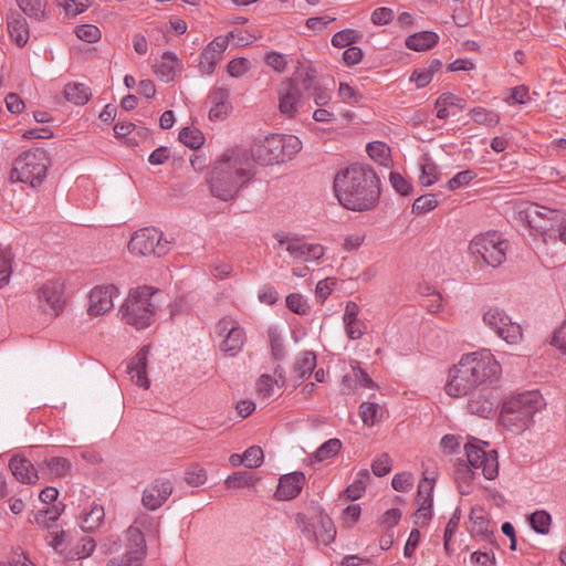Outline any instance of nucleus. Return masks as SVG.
I'll use <instances>...</instances> for the list:
<instances>
[{
	"label": "nucleus",
	"instance_id": "obj_1",
	"mask_svg": "<svg viewBox=\"0 0 566 566\" xmlns=\"http://www.w3.org/2000/svg\"><path fill=\"white\" fill-rule=\"evenodd\" d=\"M334 191L339 203L352 211L375 209L380 198V179L366 165L353 164L336 174Z\"/></svg>",
	"mask_w": 566,
	"mask_h": 566
},
{
	"label": "nucleus",
	"instance_id": "obj_2",
	"mask_svg": "<svg viewBox=\"0 0 566 566\" xmlns=\"http://www.w3.org/2000/svg\"><path fill=\"white\" fill-rule=\"evenodd\" d=\"M253 176L248 151L232 148L213 163L207 182L213 197L230 201L237 198L239 191L250 182Z\"/></svg>",
	"mask_w": 566,
	"mask_h": 566
},
{
	"label": "nucleus",
	"instance_id": "obj_3",
	"mask_svg": "<svg viewBox=\"0 0 566 566\" xmlns=\"http://www.w3.org/2000/svg\"><path fill=\"white\" fill-rule=\"evenodd\" d=\"M501 375V366L489 349L462 355L449 369L444 389H475L492 384Z\"/></svg>",
	"mask_w": 566,
	"mask_h": 566
},
{
	"label": "nucleus",
	"instance_id": "obj_4",
	"mask_svg": "<svg viewBox=\"0 0 566 566\" xmlns=\"http://www.w3.org/2000/svg\"><path fill=\"white\" fill-rule=\"evenodd\" d=\"M544 406L541 391H520L504 400L500 421L510 431L521 433L533 422V416Z\"/></svg>",
	"mask_w": 566,
	"mask_h": 566
},
{
	"label": "nucleus",
	"instance_id": "obj_5",
	"mask_svg": "<svg viewBox=\"0 0 566 566\" xmlns=\"http://www.w3.org/2000/svg\"><path fill=\"white\" fill-rule=\"evenodd\" d=\"M302 149L301 140L294 135L272 134L255 140L250 149L253 161L270 166L292 159Z\"/></svg>",
	"mask_w": 566,
	"mask_h": 566
},
{
	"label": "nucleus",
	"instance_id": "obj_6",
	"mask_svg": "<svg viewBox=\"0 0 566 566\" xmlns=\"http://www.w3.org/2000/svg\"><path fill=\"white\" fill-rule=\"evenodd\" d=\"M156 292L151 287L142 286L129 294L119 308L120 319L136 329H144L155 321L157 305L154 302Z\"/></svg>",
	"mask_w": 566,
	"mask_h": 566
},
{
	"label": "nucleus",
	"instance_id": "obj_7",
	"mask_svg": "<svg viewBox=\"0 0 566 566\" xmlns=\"http://www.w3.org/2000/svg\"><path fill=\"white\" fill-rule=\"evenodd\" d=\"M313 85V67H300L290 80L283 81L279 88V108L282 114L292 117L298 106L307 101V92Z\"/></svg>",
	"mask_w": 566,
	"mask_h": 566
},
{
	"label": "nucleus",
	"instance_id": "obj_8",
	"mask_svg": "<svg viewBox=\"0 0 566 566\" xmlns=\"http://www.w3.org/2000/svg\"><path fill=\"white\" fill-rule=\"evenodd\" d=\"M48 167L49 157L43 149L28 150L14 159L11 179L36 187L46 177Z\"/></svg>",
	"mask_w": 566,
	"mask_h": 566
},
{
	"label": "nucleus",
	"instance_id": "obj_9",
	"mask_svg": "<svg viewBox=\"0 0 566 566\" xmlns=\"http://www.w3.org/2000/svg\"><path fill=\"white\" fill-rule=\"evenodd\" d=\"M172 247V241L164 237L163 231L155 227H146L135 231L128 242L130 253L142 256H164Z\"/></svg>",
	"mask_w": 566,
	"mask_h": 566
},
{
	"label": "nucleus",
	"instance_id": "obj_10",
	"mask_svg": "<svg viewBox=\"0 0 566 566\" xmlns=\"http://www.w3.org/2000/svg\"><path fill=\"white\" fill-rule=\"evenodd\" d=\"M509 242L496 232L475 235L469 245L472 255L480 256L492 268L500 266L506 259Z\"/></svg>",
	"mask_w": 566,
	"mask_h": 566
},
{
	"label": "nucleus",
	"instance_id": "obj_11",
	"mask_svg": "<svg viewBox=\"0 0 566 566\" xmlns=\"http://www.w3.org/2000/svg\"><path fill=\"white\" fill-rule=\"evenodd\" d=\"M483 323L507 344H517L523 333L520 324L512 322L504 310L497 306L488 307L482 315Z\"/></svg>",
	"mask_w": 566,
	"mask_h": 566
},
{
	"label": "nucleus",
	"instance_id": "obj_12",
	"mask_svg": "<svg viewBox=\"0 0 566 566\" xmlns=\"http://www.w3.org/2000/svg\"><path fill=\"white\" fill-rule=\"evenodd\" d=\"M216 334L222 338L219 349L228 356H237L247 340L244 328L231 316H224L216 325Z\"/></svg>",
	"mask_w": 566,
	"mask_h": 566
},
{
	"label": "nucleus",
	"instance_id": "obj_13",
	"mask_svg": "<svg viewBox=\"0 0 566 566\" xmlns=\"http://www.w3.org/2000/svg\"><path fill=\"white\" fill-rule=\"evenodd\" d=\"M480 442L472 438L464 444L467 460L473 469H481L485 479L493 480L499 473L497 452L495 450L485 451L479 446Z\"/></svg>",
	"mask_w": 566,
	"mask_h": 566
},
{
	"label": "nucleus",
	"instance_id": "obj_14",
	"mask_svg": "<svg viewBox=\"0 0 566 566\" xmlns=\"http://www.w3.org/2000/svg\"><path fill=\"white\" fill-rule=\"evenodd\" d=\"M36 298L44 313L60 315L65 306L64 283L61 280L46 281L39 287Z\"/></svg>",
	"mask_w": 566,
	"mask_h": 566
},
{
	"label": "nucleus",
	"instance_id": "obj_15",
	"mask_svg": "<svg viewBox=\"0 0 566 566\" xmlns=\"http://www.w3.org/2000/svg\"><path fill=\"white\" fill-rule=\"evenodd\" d=\"M280 245H285L289 254L304 262L316 261L323 258L325 249L317 243H307L303 239L289 235H276Z\"/></svg>",
	"mask_w": 566,
	"mask_h": 566
},
{
	"label": "nucleus",
	"instance_id": "obj_16",
	"mask_svg": "<svg viewBox=\"0 0 566 566\" xmlns=\"http://www.w3.org/2000/svg\"><path fill=\"white\" fill-rule=\"evenodd\" d=\"M560 214L562 212L558 210L538 205H533L525 211L528 226L545 235L554 231V226L559 221Z\"/></svg>",
	"mask_w": 566,
	"mask_h": 566
},
{
	"label": "nucleus",
	"instance_id": "obj_17",
	"mask_svg": "<svg viewBox=\"0 0 566 566\" xmlns=\"http://www.w3.org/2000/svg\"><path fill=\"white\" fill-rule=\"evenodd\" d=\"M172 493V484L169 480L156 479L145 488L142 495L144 507L149 511L158 510Z\"/></svg>",
	"mask_w": 566,
	"mask_h": 566
},
{
	"label": "nucleus",
	"instance_id": "obj_18",
	"mask_svg": "<svg viewBox=\"0 0 566 566\" xmlns=\"http://www.w3.org/2000/svg\"><path fill=\"white\" fill-rule=\"evenodd\" d=\"M116 295L117 289L114 285L94 287L88 295V315L95 317L111 311L114 306L113 298Z\"/></svg>",
	"mask_w": 566,
	"mask_h": 566
},
{
	"label": "nucleus",
	"instance_id": "obj_19",
	"mask_svg": "<svg viewBox=\"0 0 566 566\" xmlns=\"http://www.w3.org/2000/svg\"><path fill=\"white\" fill-rule=\"evenodd\" d=\"M168 391H134L133 402L139 408L155 412H168L171 408Z\"/></svg>",
	"mask_w": 566,
	"mask_h": 566
},
{
	"label": "nucleus",
	"instance_id": "obj_20",
	"mask_svg": "<svg viewBox=\"0 0 566 566\" xmlns=\"http://www.w3.org/2000/svg\"><path fill=\"white\" fill-rule=\"evenodd\" d=\"M316 366V356L313 352L305 350L297 355L293 370L287 380L291 387L297 388L303 385L305 379L312 376Z\"/></svg>",
	"mask_w": 566,
	"mask_h": 566
},
{
	"label": "nucleus",
	"instance_id": "obj_21",
	"mask_svg": "<svg viewBox=\"0 0 566 566\" xmlns=\"http://www.w3.org/2000/svg\"><path fill=\"white\" fill-rule=\"evenodd\" d=\"M304 482L305 475L302 472L295 471L284 474L279 480L275 491L276 499L282 501L295 499L301 493Z\"/></svg>",
	"mask_w": 566,
	"mask_h": 566
},
{
	"label": "nucleus",
	"instance_id": "obj_22",
	"mask_svg": "<svg viewBox=\"0 0 566 566\" xmlns=\"http://www.w3.org/2000/svg\"><path fill=\"white\" fill-rule=\"evenodd\" d=\"M359 312L360 308L357 303L353 301L346 303L343 323L345 332L352 340L361 338L367 331L366 323L358 317Z\"/></svg>",
	"mask_w": 566,
	"mask_h": 566
},
{
	"label": "nucleus",
	"instance_id": "obj_23",
	"mask_svg": "<svg viewBox=\"0 0 566 566\" xmlns=\"http://www.w3.org/2000/svg\"><path fill=\"white\" fill-rule=\"evenodd\" d=\"M495 408L496 399L491 391H472L468 402V409L471 413L490 418L494 415Z\"/></svg>",
	"mask_w": 566,
	"mask_h": 566
},
{
	"label": "nucleus",
	"instance_id": "obj_24",
	"mask_svg": "<svg viewBox=\"0 0 566 566\" xmlns=\"http://www.w3.org/2000/svg\"><path fill=\"white\" fill-rule=\"evenodd\" d=\"M149 347L144 346L127 364V373L138 387L149 388V380L146 375L147 357Z\"/></svg>",
	"mask_w": 566,
	"mask_h": 566
},
{
	"label": "nucleus",
	"instance_id": "obj_25",
	"mask_svg": "<svg viewBox=\"0 0 566 566\" xmlns=\"http://www.w3.org/2000/svg\"><path fill=\"white\" fill-rule=\"evenodd\" d=\"M9 469L20 483L34 484L39 480V469L35 470L33 463L24 457H12Z\"/></svg>",
	"mask_w": 566,
	"mask_h": 566
},
{
	"label": "nucleus",
	"instance_id": "obj_26",
	"mask_svg": "<svg viewBox=\"0 0 566 566\" xmlns=\"http://www.w3.org/2000/svg\"><path fill=\"white\" fill-rule=\"evenodd\" d=\"M229 96V90L224 87H214L210 92L208 101L212 105L209 111V118L211 120L224 119L228 116L231 111Z\"/></svg>",
	"mask_w": 566,
	"mask_h": 566
},
{
	"label": "nucleus",
	"instance_id": "obj_27",
	"mask_svg": "<svg viewBox=\"0 0 566 566\" xmlns=\"http://www.w3.org/2000/svg\"><path fill=\"white\" fill-rule=\"evenodd\" d=\"M7 27L12 41L20 48L24 46L29 41V25L22 13L11 11L7 15Z\"/></svg>",
	"mask_w": 566,
	"mask_h": 566
},
{
	"label": "nucleus",
	"instance_id": "obj_28",
	"mask_svg": "<svg viewBox=\"0 0 566 566\" xmlns=\"http://www.w3.org/2000/svg\"><path fill=\"white\" fill-rule=\"evenodd\" d=\"M343 385L348 389H357L359 387L378 388L369 374L359 366L358 361L350 363V369L343 376Z\"/></svg>",
	"mask_w": 566,
	"mask_h": 566
},
{
	"label": "nucleus",
	"instance_id": "obj_29",
	"mask_svg": "<svg viewBox=\"0 0 566 566\" xmlns=\"http://www.w3.org/2000/svg\"><path fill=\"white\" fill-rule=\"evenodd\" d=\"M181 69L182 64L178 56L174 52L167 51L155 65V73L161 81L170 82Z\"/></svg>",
	"mask_w": 566,
	"mask_h": 566
},
{
	"label": "nucleus",
	"instance_id": "obj_30",
	"mask_svg": "<svg viewBox=\"0 0 566 566\" xmlns=\"http://www.w3.org/2000/svg\"><path fill=\"white\" fill-rule=\"evenodd\" d=\"M71 469V462L62 457H52L39 464L40 474L49 479L64 478L70 473Z\"/></svg>",
	"mask_w": 566,
	"mask_h": 566
},
{
	"label": "nucleus",
	"instance_id": "obj_31",
	"mask_svg": "<svg viewBox=\"0 0 566 566\" xmlns=\"http://www.w3.org/2000/svg\"><path fill=\"white\" fill-rule=\"evenodd\" d=\"M439 42V35L433 31H420L409 35L405 44L409 50L428 51Z\"/></svg>",
	"mask_w": 566,
	"mask_h": 566
},
{
	"label": "nucleus",
	"instance_id": "obj_32",
	"mask_svg": "<svg viewBox=\"0 0 566 566\" xmlns=\"http://www.w3.org/2000/svg\"><path fill=\"white\" fill-rule=\"evenodd\" d=\"M23 14L35 21H43L49 18L46 0H15Z\"/></svg>",
	"mask_w": 566,
	"mask_h": 566
},
{
	"label": "nucleus",
	"instance_id": "obj_33",
	"mask_svg": "<svg viewBox=\"0 0 566 566\" xmlns=\"http://www.w3.org/2000/svg\"><path fill=\"white\" fill-rule=\"evenodd\" d=\"M385 407L371 401H365L359 407V416L363 423L373 427L384 418Z\"/></svg>",
	"mask_w": 566,
	"mask_h": 566
},
{
	"label": "nucleus",
	"instance_id": "obj_34",
	"mask_svg": "<svg viewBox=\"0 0 566 566\" xmlns=\"http://www.w3.org/2000/svg\"><path fill=\"white\" fill-rule=\"evenodd\" d=\"M91 95L90 88L82 83H69L64 87L65 98L75 105H84L90 101Z\"/></svg>",
	"mask_w": 566,
	"mask_h": 566
},
{
	"label": "nucleus",
	"instance_id": "obj_35",
	"mask_svg": "<svg viewBox=\"0 0 566 566\" xmlns=\"http://www.w3.org/2000/svg\"><path fill=\"white\" fill-rule=\"evenodd\" d=\"M105 517L104 507L101 505H93L90 512L81 517L80 526L82 531L90 533L97 530L103 523Z\"/></svg>",
	"mask_w": 566,
	"mask_h": 566
},
{
	"label": "nucleus",
	"instance_id": "obj_36",
	"mask_svg": "<svg viewBox=\"0 0 566 566\" xmlns=\"http://www.w3.org/2000/svg\"><path fill=\"white\" fill-rule=\"evenodd\" d=\"M316 531L317 542L328 545L335 539L336 530L334 527L333 521L327 515L319 514L317 516Z\"/></svg>",
	"mask_w": 566,
	"mask_h": 566
},
{
	"label": "nucleus",
	"instance_id": "obj_37",
	"mask_svg": "<svg viewBox=\"0 0 566 566\" xmlns=\"http://www.w3.org/2000/svg\"><path fill=\"white\" fill-rule=\"evenodd\" d=\"M63 504H54L52 507H48L45 510L39 511L34 515V523L45 530L51 528L50 522H55L62 515L64 511Z\"/></svg>",
	"mask_w": 566,
	"mask_h": 566
},
{
	"label": "nucleus",
	"instance_id": "obj_38",
	"mask_svg": "<svg viewBox=\"0 0 566 566\" xmlns=\"http://www.w3.org/2000/svg\"><path fill=\"white\" fill-rule=\"evenodd\" d=\"M357 476L358 478L344 491L346 497L352 501L358 500L363 496L366 490V480L369 479V472L364 469L358 472Z\"/></svg>",
	"mask_w": 566,
	"mask_h": 566
},
{
	"label": "nucleus",
	"instance_id": "obj_39",
	"mask_svg": "<svg viewBox=\"0 0 566 566\" xmlns=\"http://www.w3.org/2000/svg\"><path fill=\"white\" fill-rule=\"evenodd\" d=\"M178 138L185 146L191 149L200 148L205 142L203 134L199 129L192 127H184L179 132Z\"/></svg>",
	"mask_w": 566,
	"mask_h": 566
},
{
	"label": "nucleus",
	"instance_id": "obj_40",
	"mask_svg": "<svg viewBox=\"0 0 566 566\" xmlns=\"http://www.w3.org/2000/svg\"><path fill=\"white\" fill-rule=\"evenodd\" d=\"M258 389H272L273 386L281 388L289 387L290 384H287V380L283 375V369L277 367L274 370V376L268 374L261 375L258 381Z\"/></svg>",
	"mask_w": 566,
	"mask_h": 566
},
{
	"label": "nucleus",
	"instance_id": "obj_41",
	"mask_svg": "<svg viewBox=\"0 0 566 566\" xmlns=\"http://www.w3.org/2000/svg\"><path fill=\"white\" fill-rule=\"evenodd\" d=\"M342 449V442L339 439L333 438L325 441L314 453L316 461L322 462L335 457Z\"/></svg>",
	"mask_w": 566,
	"mask_h": 566
},
{
	"label": "nucleus",
	"instance_id": "obj_42",
	"mask_svg": "<svg viewBox=\"0 0 566 566\" xmlns=\"http://www.w3.org/2000/svg\"><path fill=\"white\" fill-rule=\"evenodd\" d=\"M366 151L368 156L379 163L380 165L387 166L389 163V153L390 149L382 142H373L369 143L366 147Z\"/></svg>",
	"mask_w": 566,
	"mask_h": 566
},
{
	"label": "nucleus",
	"instance_id": "obj_43",
	"mask_svg": "<svg viewBox=\"0 0 566 566\" xmlns=\"http://www.w3.org/2000/svg\"><path fill=\"white\" fill-rule=\"evenodd\" d=\"M439 179V170L437 165L428 157L423 158L421 164L420 182L424 187H429Z\"/></svg>",
	"mask_w": 566,
	"mask_h": 566
},
{
	"label": "nucleus",
	"instance_id": "obj_44",
	"mask_svg": "<svg viewBox=\"0 0 566 566\" xmlns=\"http://www.w3.org/2000/svg\"><path fill=\"white\" fill-rule=\"evenodd\" d=\"M472 119L485 126H495L500 123V116L493 111H488L483 107H474L470 111Z\"/></svg>",
	"mask_w": 566,
	"mask_h": 566
},
{
	"label": "nucleus",
	"instance_id": "obj_45",
	"mask_svg": "<svg viewBox=\"0 0 566 566\" xmlns=\"http://www.w3.org/2000/svg\"><path fill=\"white\" fill-rule=\"evenodd\" d=\"M313 97L315 105L317 106H324L328 104V102L332 98L331 92L322 87L318 82L316 81V71L313 69V85L311 87V91L307 92V99Z\"/></svg>",
	"mask_w": 566,
	"mask_h": 566
},
{
	"label": "nucleus",
	"instance_id": "obj_46",
	"mask_svg": "<svg viewBox=\"0 0 566 566\" xmlns=\"http://www.w3.org/2000/svg\"><path fill=\"white\" fill-rule=\"evenodd\" d=\"M532 528L539 534L546 535L549 533L552 517L546 511H536L530 516Z\"/></svg>",
	"mask_w": 566,
	"mask_h": 566
},
{
	"label": "nucleus",
	"instance_id": "obj_47",
	"mask_svg": "<svg viewBox=\"0 0 566 566\" xmlns=\"http://www.w3.org/2000/svg\"><path fill=\"white\" fill-rule=\"evenodd\" d=\"M256 479L251 472L248 471H239L234 472L226 479V485L228 488H244L251 486L255 483Z\"/></svg>",
	"mask_w": 566,
	"mask_h": 566
},
{
	"label": "nucleus",
	"instance_id": "obj_48",
	"mask_svg": "<svg viewBox=\"0 0 566 566\" xmlns=\"http://www.w3.org/2000/svg\"><path fill=\"white\" fill-rule=\"evenodd\" d=\"M360 38V34L353 29H345L336 32L332 38V44L335 48H345L352 46L353 43H356Z\"/></svg>",
	"mask_w": 566,
	"mask_h": 566
},
{
	"label": "nucleus",
	"instance_id": "obj_49",
	"mask_svg": "<svg viewBox=\"0 0 566 566\" xmlns=\"http://www.w3.org/2000/svg\"><path fill=\"white\" fill-rule=\"evenodd\" d=\"M12 253L9 249L0 248V287L9 283L12 268Z\"/></svg>",
	"mask_w": 566,
	"mask_h": 566
},
{
	"label": "nucleus",
	"instance_id": "obj_50",
	"mask_svg": "<svg viewBox=\"0 0 566 566\" xmlns=\"http://www.w3.org/2000/svg\"><path fill=\"white\" fill-rule=\"evenodd\" d=\"M434 488V480H430L427 476H424L419 485L417 491V503L418 504H433V492Z\"/></svg>",
	"mask_w": 566,
	"mask_h": 566
},
{
	"label": "nucleus",
	"instance_id": "obj_51",
	"mask_svg": "<svg viewBox=\"0 0 566 566\" xmlns=\"http://www.w3.org/2000/svg\"><path fill=\"white\" fill-rule=\"evenodd\" d=\"M470 518L472 521L471 533L473 536H481L488 539L493 534L489 528L490 522L486 517L475 516L474 512H472Z\"/></svg>",
	"mask_w": 566,
	"mask_h": 566
},
{
	"label": "nucleus",
	"instance_id": "obj_52",
	"mask_svg": "<svg viewBox=\"0 0 566 566\" xmlns=\"http://www.w3.org/2000/svg\"><path fill=\"white\" fill-rule=\"evenodd\" d=\"M286 306L290 311L298 315H306L310 312V305L300 293H291L286 296Z\"/></svg>",
	"mask_w": 566,
	"mask_h": 566
},
{
	"label": "nucleus",
	"instance_id": "obj_53",
	"mask_svg": "<svg viewBox=\"0 0 566 566\" xmlns=\"http://www.w3.org/2000/svg\"><path fill=\"white\" fill-rule=\"evenodd\" d=\"M221 59L222 57L217 55L216 53H212L209 50L203 49V51L200 54L199 61L200 71L208 75L212 74Z\"/></svg>",
	"mask_w": 566,
	"mask_h": 566
},
{
	"label": "nucleus",
	"instance_id": "obj_54",
	"mask_svg": "<svg viewBox=\"0 0 566 566\" xmlns=\"http://www.w3.org/2000/svg\"><path fill=\"white\" fill-rule=\"evenodd\" d=\"M438 206L434 195H423L418 197L412 205V213L421 214L433 210Z\"/></svg>",
	"mask_w": 566,
	"mask_h": 566
},
{
	"label": "nucleus",
	"instance_id": "obj_55",
	"mask_svg": "<svg viewBox=\"0 0 566 566\" xmlns=\"http://www.w3.org/2000/svg\"><path fill=\"white\" fill-rule=\"evenodd\" d=\"M392 469V460L388 453L377 455L371 463V471L376 476H385Z\"/></svg>",
	"mask_w": 566,
	"mask_h": 566
},
{
	"label": "nucleus",
	"instance_id": "obj_56",
	"mask_svg": "<svg viewBox=\"0 0 566 566\" xmlns=\"http://www.w3.org/2000/svg\"><path fill=\"white\" fill-rule=\"evenodd\" d=\"M75 34L87 43L97 42L101 39V30L93 24H82L75 28Z\"/></svg>",
	"mask_w": 566,
	"mask_h": 566
},
{
	"label": "nucleus",
	"instance_id": "obj_57",
	"mask_svg": "<svg viewBox=\"0 0 566 566\" xmlns=\"http://www.w3.org/2000/svg\"><path fill=\"white\" fill-rule=\"evenodd\" d=\"M415 478L410 472H401L394 475L391 486L398 492H408L413 486Z\"/></svg>",
	"mask_w": 566,
	"mask_h": 566
},
{
	"label": "nucleus",
	"instance_id": "obj_58",
	"mask_svg": "<svg viewBox=\"0 0 566 566\" xmlns=\"http://www.w3.org/2000/svg\"><path fill=\"white\" fill-rule=\"evenodd\" d=\"M476 177V174L471 170H462L458 174H455L449 181H448V188L449 190H455L458 188L464 187L469 185L474 178Z\"/></svg>",
	"mask_w": 566,
	"mask_h": 566
},
{
	"label": "nucleus",
	"instance_id": "obj_59",
	"mask_svg": "<svg viewBox=\"0 0 566 566\" xmlns=\"http://www.w3.org/2000/svg\"><path fill=\"white\" fill-rule=\"evenodd\" d=\"M245 467L249 469L258 468L263 462V450L258 446L248 448L244 452Z\"/></svg>",
	"mask_w": 566,
	"mask_h": 566
},
{
	"label": "nucleus",
	"instance_id": "obj_60",
	"mask_svg": "<svg viewBox=\"0 0 566 566\" xmlns=\"http://www.w3.org/2000/svg\"><path fill=\"white\" fill-rule=\"evenodd\" d=\"M264 62L268 66L276 72H284L287 65L286 56L276 51H270L264 56Z\"/></svg>",
	"mask_w": 566,
	"mask_h": 566
},
{
	"label": "nucleus",
	"instance_id": "obj_61",
	"mask_svg": "<svg viewBox=\"0 0 566 566\" xmlns=\"http://www.w3.org/2000/svg\"><path fill=\"white\" fill-rule=\"evenodd\" d=\"M389 181L392 188L402 196H409L412 192V185L399 172L391 171L389 175Z\"/></svg>",
	"mask_w": 566,
	"mask_h": 566
},
{
	"label": "nucleus",
	"instance_id": "obj_62",
	"mask_svg": "<svg viewBox=\"0 0 566 566\" xmlns=\"http://www.w3.org/2000/svg\"><path fill=\"white\" fill-rule=\"evenodd\" d=\"M295 523L297 527L301 530L303 535L308 539L316 541V525L313 524L303 513H297L295 515Z\"/></svg>",
	"mask_w": 566,
	"mask_h": 566
},
{
	"label": "nucleus",
	"instance_id": "obj_63",
	"mask_svg": "<svg viewBox=\"0 0 566 566\" xmlns=\"http://www.w3.org/2000/svg\"><path fill=\"white\" fill-rule=\"evenodd\" d=\"M249 69V61L244 57L231 60L227 65V71L232 77L242 76Z\"/></svg>",
	"mask_w": 566,
	"mask_h": 566
},
{
	"label": "nucleus",
	"instance_id": "obj_64",
	"mask_svg": "<svg viewBox=\"0 0 566 566\" xmlns=\"http://www.w3.org/2000/svg\"><path fill=\"white\" fill-rule=\"evenodd\" d=\"M394 11L390 8H377L371 13V22L376 25H386L394 19Z\"/></svg>",
	"mask_w": 566,
	"mask_h": 566
}]
</instances>
